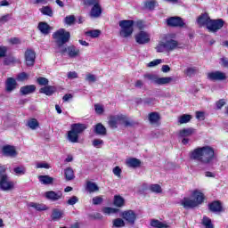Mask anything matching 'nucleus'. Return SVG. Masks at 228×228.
<instances>
[{
	"label": "nucleus",
	"mask_w": 228,
	"mask_h": 228,
	"mask_svg": "<svg viewBox=\"0 0 228 228\" xmlns=\"http://www.w3.org/2000/svg\"><path fill=\"white\" fill-rule=\"evenodd\" d=\"M190 159L201 163V165H211L216 159L215 149L209 145L200 146L190 152Z\"/></svg>",
	"instance_id": "f257e3e1"
},
{
	"label": "nucleus",
	"mask_w": 228,
	"mask_h": 228,
	"mask_svg": "<svg viewBox=\"0 0 228 228\" xmlns=\"http://www.w3.org/2000/svg\"><path fill=\"white\" fill-rule=\"evenodd\" d=\"M175 34H167L164 38L159 42L156 46L157 53H171V51H175L179 47V42L175 40Z\"/></svg>",
	"instance_id": "f03ea898"
},
{
	"label": "nucleus",
	"mask_w": 228,
	"mask_h": 228,
	"mask_svg": "<svg viewBox=\"0 0 228 228\" xmlns=\"http://www.w3.org/2000/svg\"><path fill=\"white\" fill-rule=\"evenodd\" d=\"M204 202V193L200 191H193L191 197H185L180 200V206H183L184 209H192V208H197Z\"/></svg>",
	"instance_id": "7ed1b4c3"
},
{
	"label": "nucleus",
	"mask_w": 228,
	"mask_h": 228,
	"mask_svg": "<svg viewBox=\"0 0 228 228\" xmlns=\"http://www.w3.org/2000/svg\"><path fill=\"white\" fill-rule=\"evenodd\" d=\"M119 26V37L121 38H129L133 37L134 31V20H122L118 22Z\"/></svg>",
	"instance_id": "20e7f679"
},
{
	"label": "nucleus",
	"mask_w": 228,
	"mask_h": 228,
	"mask_svg": "<svg viewBox=\"0 0 228 228\" xmlns=\"http://www.w3.org/2000/svg\"><path fill=\"white\" fill-rule=\"evenodd\" d=\"M108 125L112 129H117L118 126H125V127H127L131 126V122L127 120V117L124 114H118V115H110L108 118Z\"/></svg>",
	"instance_id": "39448f33"
},
{
	"label": "nucleus",
	"mask_w": 228,
	"mask_h": 228,
	"mask_svg": "<svg viewBox=\"0 0 228 228\" xmlns=\"http://www.w3.org/2000/svg\"><path fill=\"white\" fill-rule=\"evenodd\" d=\"M86 129V126L83 124H73L71 125V131L68 132V140L71 142V143H77L79 142V134L83 133Z\"/></svg>",
	"instance_id": "423d86ee"
},
{
	"label": "nucleus",
	"mask_w": 228,
	"mask_h": 228,
	"mask_svg": "<svg viewBox=\"0 0 228 228\" xmlns=\"http://www.w3.org/2000/svg\"><path fill=\"white\" fill-rule=\"evenodd\" d=\"M53 38L57 44L58 47H61L65 45L69 40H70V32L65 30L64 28H61L53 34Z\"/></svg>",
	"instance_id": "0eeeda50"
},
{
	"label": "nucleus",
	"mask_w": 228,
	"mask_h": 228,
	"mask_svg": "<svg viewBox=\"0 0 228 228\" xmlns=\"http://www.w3.org/2000/svg\"><path fill=\"white\" fill-rule=\"evenodd\" d=\"M15 188V183L10 180L8 175H2L0 176V190L2 191H12Z\"/></svg>",
	"instance_id": "6e6552de"
},
{
	"label": "nucleus",
	"mask_w": 228,
	"mask_h": 228,
	"mask_svg": "<svg viewBox=\"0 0 228 228\" xmlns=\"http://www.w3.org/2000/svg\"><path fill=\"white\" fill-rule=\"evenodd\" d=\"M192 134H195V130L191 127L183 128L179 131L178 136L182 139L183 145H188L190 143V138L188 137L192 136Z\"/></svg>",
	"instance_id": "1a4fd4ad"
},
{
	"label": "nucleus",
	"mask_w": 228,
	"mask_h": 228,
	"mask_svg": "<svg viewBox=\"0 0 228 228\" xmlns=\"http://www.w3.org/2000/svg\"><path fill=\"white\" fill-rule=\"evenodd\" d=\"M121 216L126 224H129L130 225H134L136 222V218H138V216L134 210H126L121 213Z\"/></svg>",
	"instance_id": "9d476101"
},
{
	"label": "nucleus",
	"mask_w": 228,
	"mask_h": 228,
	"mask_svg": "<svg viewBox=\"0 0 228 228\" xmlns=\"http://www.w3.org/2000/svg\"><path fill=\"white\" fill-rule=\"evenodd\" d=\"M207 79L209 81H225L227 75L222 71H211L207 74Z\"/></svg>",
	"instance_id": "9b49d317"
},
{
	"label": "nucleus",
	"mask_w": 228,
	"mask_h": 228,
	"mask_svg": "<svg viewBox=\"0 0 228 228\" xmlns=\"http://www.w3.org/2000/svg\"><path fill=\"white\" fill-rule=\"evenodd\" d=\"M135 42L140 45L149 44L151 42V34L143 30L140 31L135 35Z\"/></svg>",
	"instance_id": "f8f14e48"
},
{
	"label": "nucleus",
	"mask_w": 228,
	"mask_h": 228,
	"mask_svg": "<svg viewBox=\"0 0 228 228\" xmlns=\"http://www.w3.org/2000/svg\"><path fill=\"white\" fill-rule=\"evenodd\" d=\"M24 58L27 67H33V65H35V60H37V53L31 49H27L24 53Z\"/></svg>",
	"instance_id": "ddd939ff"
},
{
	"label": "nucleus",
	"mask_w": 228,
	"mask_h": 228,
	"mask_svg": "<svg viewBox=\"0 0 228 228\" xmlns=\"http://www.w3.org/2000/svg\"><path fill=\"white\" fill-rule=\"evenodd\" d=\"M222 28H224V20H210V21L208 22L207 28L212 31V33L222 29Z\"/></svg>",
	"instance_id": "4468645a"
},
{
	"label": "nucleus",
	"mask_w": 228,
	"mask_h": 228,
	"mask_svg": "<svg viewBox=\"0 0 228 228\" xmlns=\"http://www.w3.org/2000/svg\"><path fill=\"white\" fill-rule=\"evenodd\" d=\"M61 53L62 54H65V53H67L68 56H69V58H77V56H79L80 51L77 47H76L74 45H70V46L62 48L61 50Z\"/></svg>",
	"instance_id": "2eb2a0df"
},
{
	"label": "nucleus",
	"mask_w": 228,
	"mask_h": 228,
	"mask_svg": "<svg viewBox=\"0 0 228 228\" xmlns=\"http://www.w3.org/2000/svg\"><path fill=\"white\" fill-rule=\"evenodd\" d=\"M167 26L171 28H184V20L181 17H170L167 20Z\"/></svg>",
	"instance_id": "dca6fc26"
},
{
	"label": "nucleus",
	"mask_w": 228,
	"mask_h": 228,
	"mask_svg": "<svg viewBox=\"0 0 228 228\" xmlns=\"http://www.w3.org/2000/svg\"><path fill=\"white\" fill-rule=\"evenodd\" d=\"M45 196L48 200H53V202H56V200H60L61 197H63V193L61 191H49L45 193Z\"/></svg>",
	"instance_id": "f3484780"
},
{
	"label": "nucleus",
	"mask_w": 228,
	"mask_h": 228,
	"mask_svg": "<svg viewBox=\"0 0 228 228\" xmlns=\"http://www.w3.org/2000/svg\"><path fill=\"white\" fill-rule=\"evenodd\" d=\"M2 152L4 156H9L10 158H15V156H17V150L12 145L4 146L2 148Z\"/></svg>",
	"instance_id": "a211bd4d"
},
{
	"label": "nucleus",
	"mask_w": 228,
	"mask_h": 228,
	"mask_svg": "<svg viewBox=\"0 0 228 228\" xmlns=\"http://www.w3.org/2000/svg\"><path fill=\"white\" fill-rule=\"evenodd\" d=\"M101 15H102V7L101 6V4L93 6L90 12V17H92V19H99Z\"/></svg>",
	"instance_id": "6ab92c4d"
},
{
	"label": "nucleus",
	"mask_w": 228,
	"mask_h": 228,
	"mask_svg": "<svg viewBox=\"0 0 228 228\" xmlns=\"http://www.w3.org/2000/svg\"><path fill=\"white\" fill-rule=\"evenodd\" d=\"M17 88V80L13 77H8L5 81L6 92H13Z\"/></svg>",
	"instance_id": "aec40b11"
},
{
	"label": "nucleus",
	"mask_w": 228,
	"mask_h": 228,
	"mask_svg": "<svg viewBox=\"0 0 228 228\" xmlns=\"http://www.w3.org/2000/svg\"><path fill=\"white\" fill-rule=\"evenodd\" d=\"M36 90L37 86H35V85H29L20 87V92L21 95H29V94H33Z\"/></svg>",
	"instance_id": "412c9836"
},
{
	"label": "nucleus",
	"mask_w": 228,
	"mask_h": 228,
	"mask_svg": "<svg viewBox=\"0 0 228 228\" xmlns=\"http://www.w3.org/2000/svg\"><path fill=\"white\" fill-rule=\"evenodd\" d=\"M51 218L52 220H53V222H58V220H61V218H63V210L60 208H53L52 211Z\"/></svg>",
	"instance_id": "4be33fe9"
},
{
	"label": "nucleus",
	"mask_w": 228,
	"mask_h": 228,
	"mask_svg": "<svg viewBox=\"0 0 228 228\" xmlns=\"http://www.w3.org/2000/svg\"><path fill=\"white\" fill-rule=\"evenodd\" d=\"M211 18H209V15L208 13L201 14L197 22L199 26H206L208 28V22H210Z\"/></svg>",
	"instance_id": "5701e85b"
},
{
	"label": "nucleus",
	"mask_w": 228,
	"mask_h": 228,
	"mask_svg": "<svg viewBox=\"0 0 228 228\" xmlns=\"http://www.w3.org/2000/svg\"><path fill=\"white\" fill-rule=\"evenodd\" d=\"M40 94H45V95L51 96L54 92H56V86H45L39 90Z\"/></svg>",
	"instance_id": "b1692460"
},
{
	"label": "nucleus",
	"mask_w": 228,
	"mask_h": 228,
	"mask_svg": "<svg viewBox=\"0 0 228 228\" xmlns=\"http://www.w3.org/2000/svg\"><path fill=\"white\" fill-rule=\"evenodd\" d=\"M150 225L151 227H155V228H168V227H170V225L168 224H167L166 222H160L158 219H152L150 223Z\"/></svg>",
	"instance_id": "393cba45"
},
{
	"label": "nucleus",
	"mask_w": 228,
	"mask_h": 228,
	"mask_svg": "<svg viewBox=\"0 0 228 228\" xmlns=\"http://www.w3.org/2000/svg\"><path fill=\"white\" fill-rule=\"evenodd\" d=\"M28 207L33 208V209H36V211H47V209H49L47 205L42 203L30 202Z\"/></svg>",
	"instance_id": "a878e982"
},
{
	"label": "nucleus",
	"mask_w": 228,
	"mask_h": 228,
	"mask_svg": "<svg viewBox=\"0 0 228 228\" xmlns=\"http://www.w3.org/2000/svg\"><path fill=\"white\" fill-rule=\"evenodd\" d=\"M86 190L89 193H95L99 190V185L94 182L87 181L86 183Z\"/></svg>",
	"instance_id": "bb28decb"
},
{
	"label": "nucleus",
	"mask_w": 228,
	"mask_h": 228,
	"mask_svg": "<svg viewBox=\"0 0 228 228\" xmlns=\"http://www.w3.org/2000/svg\"><path fill=\"white\" fill-rule=\"evenodd\" d=\"M126 165L130 167V168H138V167L142 165V161L138 159L132 158L126 160Z\"/></svg>",
	"instance_id": "cd10ccee"
},
{
	"label": "nucleus",
	"mask_w": 228,
	"mask_h": 228,
	"mask_svg": "<svg viewBox=\"0 0 228 228\" xmlns=\"http://www.w3.org/2000/svg\"><path fill=\"white\" fill-rule=\"evenodd\" d=\"M208 208L213 213H220L222 211V203L220 201H214L208 205Z\"/></svg>",
	"instance_id": "c85d7f7f"
},
{
	"label": "nucleus",
	"mask_w": 228,
	"mask_h": 228,
	"mask_svg": "<svg viewBox=\"0 0 228 228\" xmlns=\"http://www.w3.org/2000/svg\"><path fill=\"white\" fill-rule=\"evenodd\" d=\"M149 121H150V124H152V125H158L159 122V119L161 118L159 117V113L158 112H151L149 114Z\"/></svg>",
	"instance_id": "c756f323"
},
{
	"label": "nucleus",
	"mask_w": 228,
	"mask_h": 228,
	"mask_svg": "<svg viewBox=\"0 0 228 228\" xmlns=\"http://www.w3.org/2000/svg\"><path fill=\"white\" fill-rule=\"evenodd\" d=\"M64 177L66 181H72L76 178V175H74V169L72 167H67L64 169Z\"/></svg>",
	"instance_id": "7c9ffc66"
},
{
	"label": "nucleus",
	"mask_w": 228,
	"mask_h": 228,
	"mask_svg": "<svg viewBox=\"0 0 228 228\" xmlns=\"http://www.w3.org/2000/svg\"><path fill=\"white\" fill-rule=\"evenodd\" d=\"M38 29L39 31H41V33H43V35H49L51 31V27L45 22H40L38 24Z\"/></svg>",
	"instance_id": "2f4dec72"
},
{
	"label": "nucleus",
	"mask_w": 228,
	"mask_h": 228,
	"mask_svg": "<svg viewBox=\"0 0 228 228\" xmlns=\"http://www.w3.org/2000/svg\"><path fill=\"white\" fill-rule=\"evenodd\" d=\"M126 227V221L122 218H116L112 220V228H124Z\"/></svg>",
	"instance_id": "473e14b6"
},
{
	"label": "nucleus",
	"mask_w": 228,
	"mask_h": 228,
	"mask_svg": "<svg viewBox=\"0 0 228 228\" xmlns=\"http://www.w3.org/2000/svg\"><path fill=\"white\" fill-rule=\"evenodd\" d=\"M38 179L42 184H53L54 178L49 175H39Z\"/></svg>",
	"instance_id": "72a5a7b5"
},
{
	"label": "nucleus",
	"mask_w": 228,
	"mask_h": 228,
	"mask_svg": "<svg viewBox=\"0 0 228 228\" xmlns=\"http://www.w3.org/2000/svg\"><path fill=\"white\" fill-rule=\"evenodd\" d=\"M149 190L150 191H151V193H163V189L161 188V185L158 183L151 184L149 186Z\"/></svg>",
	"instance_id": "f704fd0d"
},
{
	"label": "nucleus",
	"mask_w": 228,
	"mask_h": 228,
	"mask_svg": "<svg viewBox=\"0 0 228 228\" xmlns=\"http://www.w3.org/2000/svg\"><path fill=\"white\" fill-rule=\"evenodd\" d=\"M174 81V78L171 77H159L158 79L157 85H170Z\"/></svg>",
	"instance_id": "c9c22d12"
},
{
	"label": "nucleus",
	"mask_w": 228,
	"mask_h": 228,
	"mask_svg": "<svg viewBox=\"0 0 228 228\" xmlns=\"http://www.w3.org/2000/svg\"><path fill=\"white\" fill-rule=\"evenodd\" d=\"M94 133H96V134L104 135L106 134V127H104L101 123L97 124L94 126Z\"/></svg>",
	"instance_id": "e433bc0d"
},
{
	"label": "nucleus",
	"mask_w": 228,
	"mask_h": 228,
	"mask_svg": "<svg viewBox=\"0 0 228 228\" xmlns=\"http://www.w3.org/2000/svg\"><path fill=\"white\" fill-rule=\"evenodd\" d=\"M124 204V198L118 195L114 196V206H116V208H122Z\"/></svg>",
	"instance_id": "4c0bfd02"
},
{
	"label": "nucleus",
	"mask_w": 228,
	"mask_h": 228,
	"mask_svg": "<svg viewBox=\"0 0 228 228\" xmlns=\"http://www.w3.org/2000/svg\"><path fill=\"white\" fill-rule=\"evenodd\" d=\"M191 120V115L190 114H183L178 118L179 124H188Z\"/></svg>",
	"instance_id": "58836bf2"
},
{
	"label": "nucleus",
	"mask_w": 228,
	"mask_h": 228,
	"mask_svg": "<svg viewBox=\"0 0 228 228\" xmlns=\"http://www.w3.org/2000/svg\"><path fill=\"white\" fill-rule=\"evenodd\" d=\"M86 37H91V38H99L101 37V30L94 29V30H88L86 32Z\"/></svg>",
	"instance_id": "ea45409f"
},
{
	"label": "nucleus",
	"mask_w": 228,
	"mask_h": 228,
	"mask_svg": "<svg viewBox=\"0 0 228 228\" xmlns=\"http://www.w3.org/2000/svg\"><path fill=\"white\" fill-rule=\"evenodd\" d=\"M27 126L30 129H32V131H35V129H37L39 126L38 120H37L36 118H31L28 121Z\"/></svg>",
	"instance_id": "a19ab883"
},
{
	"label": "nucleus",
	"mask_w": 228,
	"mask_h": 228,
	"mask_svg": "<svg viewBox=\"0 0 228 228\" xmlns=\"http://www.w3.org/2000/svg\"><path fill=\"white\" fill-rule=\"evenodd\" d=\"M102 213L103 215H115L116 213H118V209L110 207H105L102 208Z\"/></svg>",
	"instance_id": "79ce46f5"
},
{
	"label": "nucleus",
	"mask_w": 228,
	"mask_h": 228,
	"mask_svg": "<svg viewBox=\"0 0 228 228\" xmlns=\"http://www.w3.org/2000/svg\"><path fill=\"white\" fill-rule=\"evenodd\" d=\"M13 172L15 175H26V167L20 166L13 168Z\"/></svg>",
	"instance_id": "37998d69"
},
{
	"label": "nucleus",
	"mask_w": 228,
	"mask_h": 228,
	"mask_svg": "<svg viewBox=\"0 0 228 228\" xmlns=\"http://www.w3.org/2000/svg\"><path fill=\"white\" fill-rule=\"evenodd\" d=\"M43 15H48V17H53V9L49 6H44L40 9Z\"/></svg>",
	"instance_id": "c03bdc74"
},
{
	"label": "nucleus",
	"mask_w": 228,
	"mask_h": 228,
	"mask_svg": "<svg viewBox=\"0 0 228 228\" xmlns=\"http://www.w3.org/2000/svg\"><path fill=\"white\" fill-rule=\"evenodd\" d=\"M183 72L189 77H191V76H195V74H197V68H195V67H189V68L185 69Z\"/></svg>",
	"instance_id": "a18cd8bd"
},
{
	"label": "nucleus",
	"mask_w": 228,
	"mask_h": 228,
	"mask_svg": "<svg viewBox=\"0 0 228 228\" xmlns=\"http://www.w3.org/2000/svg\"><path fill=\"white\" fill-rule=\"evenodd\" d=\"M145 79H149V81H151V83H154V85H158V79L159 77L154 74H146L144 75Z\"/></svg>",
	"instance_id": "49530a36"
},
{
	"label": "nucleus",
	"mask_w": 228,
	"mask_h": 228,
	"mask_svg": "<svg viewBox=\"0 0 228 228\" xmlns=\"http://www.w3.org/2000/svg\"><path fill=\"white\" fill-rule=\"evenodd\" d=\"M202 224L206 228H214L213 223H211V220L208 216H204L202 219Z\"/></svg>",
	"instance_id": "de8ad7c7"
},
{
	"label": "nucleus",
	"mask_w": 228,
	"mask_h": 228,
	"mask_svg": "<svg viewBox=\"0 0 228 228\" xmlns=\"http://www.w3.org/2000/svg\"><path fill=\"white\" fill-rule=\"evenodd\" d=\"M112 174H114V175H116V177H118V179H120L122 177V168H120V167H118V166H116L112 169Z\"/></svg>",
	"instance_id": "09e8293b"
},
{
	"label": "nucleus",
	"mask_w": 228,
	"mask_h": 228,
	"mask_svg": "<svg viewBox=\"0 0 228 228\" xmlns=\"http://www.w3.org/2000/svg\"><path fill=\"white\" fill-rule=\"evenodd\" d=\"M86 81H87V83H95V81H97V77L94 74L88 73L86 75Z\"/></svg>",
	"instance_id": "8fccbe9b"
},
{
	"label": "nucleus",
	"mask_w": 228,
	"mask_h": 228,
	"mask_svg": "<svg viewBox=\"0 0 228 228\" xmlns=\"http://www.w3.org/2000/svg\"><path fill=\"white\" fill-rule=\"evenodd\" d=\"M38 85H40L41 86H47V85H49V79L44 77H39L37 79Z\"/></svg>",
	"instance_id": "3c124183"
},
{
	"label": "nucleus",
	"mask_w": 228,
	"mask_h": 228,
	"mask_svg": "<svg viewBox=\"0 0 228 228\" xmlns=\"http://www.w3.org/2000/svg\"><path fill=\"white\" fill-rule=\"evenodd\" d=\"M36 168H45L46 170H49V168H51V165L47 162H37Z\"/></svg>",
	"instance_id": "603ef678"
},
{
	"label": "nucleus",
	"mask_w": 228,
	"mask_h": 228,
	"mask_svg": "<svg viewBox=\"0 0 228 228\" xmlns=\"http://www.w3.org/2000/svg\"><path fill=\"white\" fill-rule=\"evenodd\" d=\"M77 202H79V198H77V196H72L67 200L69 206H74L75 204H77Z\"/></svg>",
	"instance_id": "864d4df0"
},
{
	"label": "nucleus",
	"mask_w": 228,
	"mask_h": 228,
	"mask_svg": "<svg viewBox=\"0 0 228 228\" xmlns=\"http://www.w3.org/2000/svg\"><path fill=\"white\" fill-rule=\"evenodd\" d=\"M94 110L97 115H102L104 113V106L101 104H95Z\"/></svg>",
	"instance_id": "5fc2aeb1"
},
{
	"label": "nucleus",
	"mask_w": 228,
	"mask_h": 228,
	"mask_svg": "<svg viewBox=\"0 0 228 228\" xmlns=\"http://www.w3.org/2000/svg\"><path fill=\"white\" fill-rule=\"evenodd\" d=\"M160 63H163V60L161 59H156L147 64V67L152 68V67H158V65H160Z\"/></svg>",
	"instance_id": "6e6d98bb"
},
{
	"label": "nucleus",
	"mask_w": 228,
	"mask_h": 228,
	"mask_svg": "<svg viewBox=\"0 0 228 228\" xmlns=\"http://www.w3.org/2000/svg\"><path fill=\"white\" fill-rule=\"evenodd\" d=\"M84 3L86 6H97L100 4L99 0H84Z\"/></svg>",
	"instance_id": "4d7b16f0"
},
{
	"label": "nucleus",
	"mask_w": 228,
	"mask_h": 228,
	"mask_svg": "<svg viewBox=\"0 0 228 228\" xmlns=\"http://www.w3.org/2000/svg\"><path fill=\"white\" fill-rule=\"evenodd\" d=\"M29 78V75H28L26 72H22L18 75L17 79L18 81H26Z\"/></svg>",
	"instance_id": "13d9d810"
},
{
	"label": "nucleus",
	"mask_w": 228,
	"mask_h": 228,
	"mask_svg": "<svg viewBox=\"0 0 228 228\" xmlns=\"http://www.w3.org/2000/svg\"><path fill=\"white\" fill-rule=\"evenodd\" d=\"M76 20V18L72 15H69V16H67L65 19H64V22L66 24H68L69 26H70V24H74V21Z\"/></svg>",
	"instance_id": "bf43d9fd"
},
{
	"label": "nucleus",
	"mask_w": 228,
	"mask_h": 228,
	"mask_svg": "<svg viewBox=\"0 0 228 228\" xmlns=\"http://www.w3.org/2000/svg\"><path fill=\"white\" fill-rule=\"evenodd\" d=\"M156 6V1H148L145 3V7L148 8V10H154V7Z\"/></svg>",
	"instance_id": "052dcab7"
},
{
	"label": "nucleus",
	"mask_w": 228,
	"mask_h": 228,
	"mask_svg": "<svg viewBox=\"0 0 228 228\" xmlns=\"http://www.w3.org/2000/svg\"><path fill=\"white\" fill-rule=\"evenodd\" d=\"M102 143H104V141L101 140V139H94L93 141V145L96 148L99 149L101 148V145H102Z\"/></svg>",
	"instance_id": "680f3d73"
},
{
	"label": "nucleus",
	"mask_w": 228,
	"mask_h": 228,
	"mask_svg": "<svg viewBox=\"0 0 228 228\" xmlns=\"http://www.w3.org/2000/svg\"><path fill=\"white\" fill-rule=\"evenodd\" d=\"M102 203V197L101 196H96L94 198H93V204L94 206H99V204Z\"/></svg>",
	"instance_id": "e2e57ef3"
},
{
	"label": "nucleus",
	"mask_w": 228,
	"mask_h": 228,
	"mask_svg": "<svg viewBox=\"0 0 228 228\" xmlns=\"http://www.w3.org/2000/svg\"><path fill=\"white\" fill-rule=\"evenodd\" d=\"M9 44H12V45H19L20 39L19 37H12L9 39Z\"/></svg>",
	"instance_id": "0e129e2a"
},
{
	"label": "nucleus",
	"mask_w": 228,
	"mask_h": 228,
	"mask_svg": "<svg viewBox=\"0 0 228 228\" xmlns=\"http://www.w3.org/2000/svg\"><path fill=\"white\" fill-rule=\"evenodd\" d=\"M6 51H8L6 46H0V58H4L6 56Z\"/></svg>",
	"instance_id": "69168bd1"
},
{
	"label": "nucleus",
	"mask_w": 228,
	"mask_h": 228,
	"mask_svg": "<svg viewBox=\"0 0 228 228\" xmlns=\"http://www.w3.org/2000/svg\"><path fill=\"white\" fill-rule=\"evenodd\" d=\"M9 20H10V14H5V15L0 17V23L3 25L5 22H8Z\"/></svg>",
	"instance_id": "338daca9"
},
{
	"label": "nucleus",
	"mask_w": 228,
	"mask_h": 228,
	"mask_svg": "<svg viewBox=\"0 0 228 228\" xmlns=\"http://www.w3.org/2000/svg\"><path fill=\"white\" fill-rule=\"evenodd\" d=\"M68 79H77V72H76V71H69L68 73Z\"/></svg>",
	"instance_id": "774afa93"
}]
</instances>
